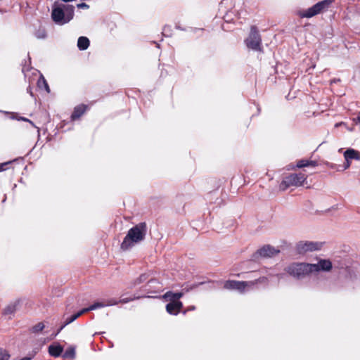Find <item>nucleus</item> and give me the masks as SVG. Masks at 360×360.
<instances>
[{"instance_id":"obj_1","label":"nucleus","mask_w":360,"mask_h":360,"mask_svg":"<svg viewBox=\"0 0 360 360\" xmlns=\"http://www.w3.org/2000/svg\"><path fill=\"white\" fill-rule=\"evenodd\" d=\"M147 233V226L145 222H141L131 228L126 236L124 237L122 244L121 249L127 250L131 248L135 243L143 240Z\"/></svg>"},{"instance_id":"obj_2","label":"nucleus","mask_w":360,"mask_h":360,"mask_svg":"<svg viewBox=\"0 0 360 360\" xmlns=\"http://www.w3.org/2000/svg\"><path fill=\"white\" fill-rule=\"evenodd\" d=\"M74 13L75 7L72 5L61 4L53 7L51 18L56 24L62 25L73 18Z\"/></svg>"},{"instance_id":"obj_3","label":"nucleus","mask_w":360,"mask_h":360,"mask_svg":"<svg viewBox=\"0 0 360 360\" xmlns=\"http://www.w3.org/2000/svg\"><path fill=\"white\" fill-rule=\"evenodd\" d=\"M290 276L300 280L312 274L311 264L305 262H292L285 268Z\"/></svg>"},{"instance_id":"obj_4","label":"nucleus","mask_w":360,"mask_h":360,"mask_svg":"<svg viewBox=\"0 0 360 360\" xmlns=\"http://www.w3.org/2000/svg\"><path fill=\"white\" fill-rule=\"evenodd\" d=\"M268 278L265 276H261L251 281H239L229 280L224 285V288L227 290H236L240 292H243L246 288H252L259 283H267Z\"/></svg>"},{"instance_id":"obj_5","label":"nucleus","mask_w":360,"mask_h":360,"mask_svg":"<svg viewBox=\"0 0 360 360\" xmlns=\"http://www.w3.org/2000/svg\"><path fill=\"white\" fill-rule=\"evenodd\" d=\"M245 44L250 49L262 51V37L256 26H251L250 34L245 40Z\"/></svg>"},{"instance_id":"obj_6","label":"nucleus","mask_w":360,"mask_h":360,"mask_svg":"<svg viewBox=\"0 0 360 360\" xmlns=\"http://www.w3.org/2000/svg\"><path fill=\"white\" fill-rule=\"evenodd\" d=\"M306 179L307 176L303 173L290 174L283 179L279 188L281 190L285 191L290 186H301Z\"/></svg>"},{"instance_id":"obj_7","label":"nucleus","mask_w":360,"mask_h":360,"mask_svg":"<svg viewBox=\"0 0 360 360\" xmlns=\"http://www.w3.org/2000/svg\"><path fill=\"white\" fill-rule=\"evenodd\" d=\"M323 243L318 241H299L296 243L295 250L297 254L304 255L307 252L320 250Z\"/></svg>"},{"instance_id":"obj_8","label":"nucleus","mask_w":360,"mask_h":360,"mask_svg":"<svg viewBox=\"0 0 360 360\" xmlns=\"http://www.w3.org/2000/svg\"><path fill=\"white\" fill-rule=\"evenodd\" d=\"M331 3L332 0L319 1L308 9L300 12L299 15L301 18H311L327 9Z\"/></svg>"},{"instance_id":"obj_9","label":"nucleus","mask_w":360,"mask_h":360,"mask_svg":"<svg viewBox=\"0 0 360 360\" xmlns=\"http://www.w3.org/2000/svg\"><path fill=\"white\" fill-rule=\"evenodd\" d=\"M279 252L280 250H276L274 247L270 245H264L252 254L251 260L257 262L260 258L272 257Z\"/></svg>"},{"instance_id":"obj_10","label":"nucleus","mask_w":360,"mask_h":360,"mask_svg":"<svg viewBox=\"0 0 360 360\" xmlns=\"http://www.w3.org/2000/svg\"><path fill=\"white\" fill-rule=\"evenodd\" d=\"M160 282L155 278H150L140 290L147 294H156L162 291Z\"/></svg>"},{"instance_id":"obj_11","label":"nucleus","mask_w":360,"mask_h":360,"mask_svg":"<svg viewBox=\"0 0 360 360\" xmlns=\"http://www.w3.org/2000/svg\"><path fill=\"white\" fill-rule=\"evenodd\" d=\"M333 264L330 259H321L317 264H311L312 273L329 271L332 269Z\"/></svg>"},{"instance_id":"obj_12","label":"nucleus","mask_w":360,"mask_h":360,"mask_svg":"<svg viewBox=\"0 0 360 360\" xmlns=\"http://www.w3.org/2000/svg\"><path fill=\"white\" fill-rule=\"evenodd\" d=\"M117 304H118V302H117V300H113V299L108 300L105 303L96 302H94L93 304L90 305L89 307L84 308V309H81V311H82V314H85L88 311H92V310H95V309L102 308L104 307L115 305Z\"/></svg>"},{"instance_id":"obj_13","label":"nucleus","mask_w":360,"mask_h":360,"mask_svg":"<svg viewBox=\"0 0 360 360\" xmlns=\"http://www.w3.org/2000/svg\"><path fill=\"white\" fill-rule=\"evenodd\" d=\"M183 308V303L181 302H169L166 305V310L167 313L171 315H177Z\"/></svg>"},{"instance_id":"obj_14","label":"nucleus","mask_w":360,"mask_h":360,"mask_svg":"<svg viewBox=\"0 0 360 360\" xmlns=\"http://www.w3.org/2000/svg\"><path fill=\"white\" fill-rule=\"evenodd\" d=\"M21 302L22 300L20 298L15 300L13 302H11L4 308L2 314L5 316L13 314L19 308L20 305L21 304Z\"/></svg>"},{"instance_id":"obj_15","label":"nucleus","mask_w":360,"mask_h":360,"mask_svg":"<svg viewBox=\"0 0 360 360\" xmlns=\"http://www.w3.org/2000/svg\"><path fill=\"white\" fill-rule=\"evenodd\" d=\"M88 105L85 104H80L74 108L73 112L70 116L72 121L79 119L87 110Z\"/></svg>"},{"instance_id":"obj_16","label":"nucleus","mask_w":360,"mask_h":360,"mask_svg":"<svg viewBox=\"0 0 360 360\" xmlns=\"http://www.w3.org/2000/svg\"><path fill=\"white\" fill-rule=\"evenodd\" d=\"M48 352L51 356L57 358L62 356L63 347L58 343L53 344L49 346Z\"/></svg>"},{"instance_id":"obj_17","label":"nucleus","mask_w":360,"mask_h":360,"mask_svg":"<svg viewBox=\"0 0 360 360\" xmlns=\"http://www.w3.org/2000/svg\"><path fill=\"white\" fill-rule=\"evenodd\" d=\"M184 295V292H174L172 291L167 292L162 297L170 302H179V300Z\"/></svg>"},{"instance_id":"obj_18","label":"nucleus","mask_w":360,"mask_h":360,"mask_svg":"<svg viewBox=\"0 0 360 360\" xmlns=\"http://www.w3.org/2000/svg\"><path fill=\"white\" fill-rule=\"evenodd\" d=\"M345 160H360V152L353 148H348L344 152Z\"/></svg>"},{"instance_id":"obj_19","label":"nucleus","mask_w":360,"mask_h":360,"mask_svg":"<svg viewBox=\"0 0 360 360\" xmlns=\"http://www.w3.org/2000/svg\"><path fill=\"white\" fill-rule=\"evenodd\" d=\"M89 39L86 37H79L77 40V47L80 51H84L89 46Z\"/></svg>"},{"instance_id":"obj_20","label":"nucleus","mask_w":360,"mask_h":360,"mask_svg":"<svg viewBox=\"0 0 360 360\" xmlns=\"http://www.w3.org/2000/svg\"><path fill=\"white\" fill-rule=\"evenodd\" d=\"M83 314L82 311H79L76 314H72L70 316H66V314H63V324L66 326L68 324L72 323L74 321H75L77 319H78L80 316H82Z\"/></svg>"},{"instance_id":"obj_21","label":"nucleus","mask_w":360,"mask_h":360,"mask_svg":"<svg viewBox=\"0 0 360 360\" xmlns=\"http://www.w3.org/2000/svg\"><path fill=\"white\" fill-rule=\"evenodd\" d=\"M148 280H149L148 274H142L131 283L130 288H132L136 286L137 285H139L146 281H148Z\"/></svg>"},{"instance_id":"obj_22","label":"nucleus","mask_w":360,"mask_h":360,"mask_svg":"<svg viewBox=\"0 0 360 360\" xmlns=\"http://www.w3.org/2000/svg\"><path fill=\"white\" fill-rule=\"evenodd\" d=\"M76 356L75 347L73 346L69 347L65 352L62 354L63 359H75Z\"/></svg>"},{"instance_id":"obj_23","label":"nucleus","mask_w":360,"mask_h":360,"mask_svg":"<svg viewBox=\"0 0 360 360\" xmlns=\"http://www.w3.org/2000/svg\"><path fill=\"white\" fill-rule=\"evenodd\" d=\"M141 297H155L154 296H145V295L134 296V297H130L122 298L120 300H118L117 302H118V303L125 304V303H128L131 301L140 299Z\"/></svg>"},{"instance_id":"obj_24","label":"nucleus","mask_w":360,"mask_h":360,"mask_svg":"<svg viewBox=\"0 0 360 360\" xmlns=\"http://www.w3.org/2000/svg\"><path fill=\"white\" fill-rule=\"evenodd\" d=\"M44 328H45L44 324L42 322H39L37 324L33 326L31 328L30 331L33 333H37L39 332L42 331Z\"/></svg>"},{"instance_id":"obj_25","label":"nucleus","mask_w":360,"mask_h":360,"mask_svg":"<svg viewBox=\"0 0 360 360\" xmlns=\"http://www.w3.org/2000/svg\"><path fill=\"white\" fill-rule=\"evenodd\" d=\"M11 118L12 119H15L17 120H22V121H25V122H29L32 126L33 127H35L34 122L32 121H31L30 120L26 118V117H18V114H12V116H11Z\"/></svg>"},{"instance_id":"obj_26","label":"nucleus","mask_w":360,"mask_h":360,"mask_svg":"<svg viewBox=\"0 0 360 360\" xmlns=\"http://www.w3.org/2000/svg\"><path fill=\"white\" fill-rule=\"evenodd\" d=\"M9 358L8 352L5 349L0 347V360H8Z\"/></svg>"},{"instance_id":"obj_27","label":"nucleus","mask_w":360,"mask_h":360,"mask_svg":"<svg viewBox=\"0 0 360 360\" xmlns=\"http://www.w3.org/2000/svg\"><path fill=\"white\" fill-rule=\"evenodd\" d=\"M35 37L38 39H44L46 37V32L45 30H39L35 33Z\"/></svg>"},{"instance_id":"obj_28","label":"nucleus","mask_w":360,"mask_h":360,"mask_svg":"<svg viewBox=\"0 0 360 360\" xmlns=\"http://www.w3.org/2000/svg\"><path fill=\"white\" fill-rule=\"evenodd\" d=\"M350 161L351 160H345L344 165L342 166L339 165V167H341V168H338V169H337V170L338 171H344V170H346L348 168H349V167L351 165Z\"/></svg>"},{"instance_id":"obj_29","label":"nucleus","mask_w":360,"mask_h":360,"mask_svg":"<svg viewBox=\"0 0 360 360\" xmlns=\"http://www.w3.org/2000/svg\"><path fill=\"white\" fill-rule=\"evenodd\" d=\"M304 167H308L307 160L302 159V160H300L299 161H297V167L302 168Z\"/></svg>"},{"instance_id":"obj_30","label":"nucleus","mask_w":360,"mask_h":360,"mask_svg":"<svg viewBox=\"0 0 360 360\" xmlns=\"http://www.w3.org/2000/svg\"><path fill=\"white\" fill-rule=\"evenodd\" d=\"M46 83L47 82L46 79L43 77L41 79H39L37 82L38 86L40 88L42 86V85H46Z\"/></svg>"},{"instance_id":"obj_31","label":"nucleus","mask_w":360,"mask_h":360,"mask_svg":"<svg viewBox=\"0 0 360 360\" xmlns=\"http://www.w3.org/2000/svg\"><path fill=\"white\" fill-rule=\"evenodd\" d=\"M308 167H315L318 165V162L316 160H307Z\"/></svg>"},{"instance_id":"obj_32","label":"nucleus","mask_w":360,"mask_h":360,"mask_svg":"<svg viewBox=\"0 0 360 360\" xmlns=\"http://www.w3.org/2000/svg\"><path fill=\"white\" fill-rule=\"evenodd\" d=\"M195 309V307L192 305V306L188 307L185 310L182 311V314L184 315H185L188 311H194Z\"/></svg>"},{"instance_id":"obj_33","label":"nucleus","mask_w":360,"mask_h":360,"mask_svg":"<svg viewBox=\"0 0 360 360\" xmlns=\"http://www.w3.org/2000/svg\"><path fill=\"white\" fill-rule=\"evenodd\" d=\"M77 6L79 8H89V6L88 4H86V3L79 4H77Z\"/></svg>"},{"instance_id":"obj_34","label":"nucleus","mask_w":360,"mask_h":360,"mask_svg":"<svg viewBox=\"0 0 360 360\" xmlns=\"http://www.w3.org/2000/svg\"><path fill=\"white\" fill-rule=\"evenodd\" d=\"M10 162H4L0 165V172L4 171L6 169V167L9 164Z\"/></svg>"},{"instance_id":"obj_35","label":"nucleus","mask_w":360,"mask_h":360,"mask_svg":"<svg viewBox=\"0 0 360 360\" xmlns=\"http://www.w3.org/2000/svg\"><path fill=\"white\" fill-rule=\"evenodd\" d=\"M328 167L331 168V169H338L340 168L339 166L337 167V165L335 164H333V163H328L327 164Z\"/></svg>"},{"instance_id":"obj_36","label":"nucleus","mask_w":360,"mask_h":360,"mask_svg":"<svg viewBox=\"0 0 360 360\" xmlns=\"http://www.w3.org/2000/svg\"><path fill=\"white\" fill-rule=\"evenodd\" d=\"M354 121L356 122V124H360V112L357 114V116L354 119Z\"/></svg>"},{"instance_id":"obj_37","label":"nucleus","mask_w":360,"mask_h":360,"mask_svg":"<svg viewBox=\"0 0 360 360\" xmlns=\"http://www.w3.org/2000/svg\"><path fill=\"white\" fill-rule=\"evenodd\" d=\"M65 327V326L63 323H62L59 328L56 330V335H58Z\"/></svg>"},{"instance_id":"obj_38","label":"nucleus","mask_w":360,"mask_h":360,"mask_svg":"<svg viewBox=\"0 0 360 360\" xmlns=\"http://www.w3.org/2000/svg\"><path fill=\"white\" fill-rule=\"evenodd\" d=\"M65 327V326L63 323H62L59 328L56 330V335H58Z\"/></svg>"},{"instance_id":"obj_39","label":"nucleus","mask_w":360,"mask_h":360,"mask_svg":"<svg viewBox=\"0 0 360 360\" xmlns=\"http://www.w3.org/2000/svg\"><path fill=\"white\" fill-rule=\"evenodd\" d=\"M65 327V326L63 323H62L59 328L56 330V335H58Z\"/></svg>"},{"instance_id":"obj_40","label":"nucleus","mask_w":360,"mask_h":360,"mask_svg":"<svg viewBox=\"0 0 360 360\" xmlns=\"http://www.w3.org/2000/svg\"><path fill=\"white\" fill-rule=\"evenodd\" d=\"M65 327V326L63 323H62L59 328L56 330V335H58Z\"/></svg>"},{"instance_id":"obj_41","label":"nucleus","mask_w":360,"mask_h":360,"mask_svg":"<svg viewBox=\"0 0 360 360\" xmlns=\"http://www.w3.org/2000/svg\"><path fill=\"white\" fill-rule=\"evenodd\" d=\"M43 86H44V88L47 92L50 91L49 86L47 83H46V85H43Z\"/></svg>"},{"instance_id":"obj_42","label":"nucleus","mask_w":360,"mask_h":360,"mask_svg":"<svg viewBox=\"0 0 360 360\" xmlns=\"http://www.w3.org/2000/svg\"><path fill=\"white\" fill-rule=\"evenodd\" d=\"M27 92L32 96H33V94H32V89L30 86H29L27 89Z\"/></svg>"},{"instance_id":"obj_43","label":"nucleus","mask_w":360,"mask_h":360,"mask_svg":"<svg viewBox=\"0 0 360 360\" xmlns=\"http://www.w3.org/2000/svg\"><path fill=\"white\" fill-rule=\"evenodd\" d=\"M20 360H32V358L30 356H25V357L22 358Z\"/></svg>"},{"instance_id":"obj_44","label":"nucleus","mask_w":360,"mask_h":360,"mask_svg":"<svg viewBox=\"0 0 360 360\" xmlns=\"http://www.w3.org/2000/svg\"><path fill=\"white\" fill-rule=\"evenodd\" d=\"M58 335H56V333H53L52 335H51V337L52 338H54L57 336Z\"/></svg>"},{"instance_id":"obj_45","label":"nucleus","mask_w":360,"mask_h":360,"mask_svg":"<svg viewBox=\"0 0 360 360\" xmlns=\"http://www.w3.org/2000/svg\"><path fill=\"white\" fill-rule=\"evenodd\" d=\"M61 1L63 2H70V1H73L74 0H61Z\"/></svg>"},{"instance_id":"obj_46","label":"nucleus","mask_w":360,"mask_h":360,"mask_svg":"<svg viewBox=\"0 0 360 360\" xmlns=\"http://www.w3.org/2000/svg\"><path fill=\"white\" fill-rule=\"evenodd\" d=\"M198 285H193V286H192L191 288V289H193V288H194L197 287Z\"/></svg>"}]
</instances>
